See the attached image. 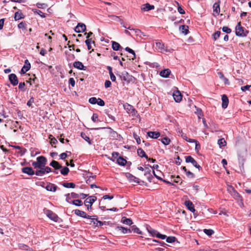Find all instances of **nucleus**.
I'll use <instances>...</instances> for the list:
<instances>
[{"label":"nucleus","mask_w":251,"mask_h":251,"mask_svg":"<svg viewBox=\"0 0 251 251\" xmlns=\"http://www.w3.org/2000/svg\"><path fill=\"white\" fill-rule=\"evenodd\" d=\"M47 160L43 156H40L37 158V161L33 162L32 165L35 169L45 167L47 164Z\"/></svg>","instance_id":"1"},{"label":"nucleus","mask_w":251,"mask_h":251,"mask_svg":"<svg viewBox=\"0 0 251 251\" xmlns=\"http://www.w3.org/2000/svg\"><path fill=\"white\" fill-rule=\"evenodd\" d=\"M248 31L245 30L243 27L241 25V23L239 22L237 24L235 27V34L237 36L245 37L247 35Z\"/></svg>","instance_id":"2"},{"label":"nucleus","mask_w":251,"mask_h":251,"mask_svg":"<svg viewBox=\"0 0 251 251\" xmlns=\"http://www.w3.org/2000/svg\"><path fill=\"white\" fill-rule=\"evenodd\" d=\"M97 200V197L94 196H91L87 198L84 201V204L87 206L88 210L92 209L93 203Z\"/></svg>","instance_id":"3"},{"label":"nucleus","mask_w":251,"mask_h":251,"mask_svg":"<svg viewBox=\"0 0 251 251\" xmlns=\"http://www.w3.org/2000/svg\"><path fill=\"white\" fill-rule=\"evenodd\" d=\"M124 107L128 113L131 114L132 116H135L137 114V111L133 108V107L128 103L124 104Z\"/></svg>","instance_id":"4"},{"label":"nucleus","mask_w":251,"mask_h":251,"mask_svg":"<svg viewBox=\"0 0 251 251\" xmlns=\"http://www.w3.org/2000/svg\"><path fill=\"white\" fill-rule=\"evenodd\" d=\"M45 213L47 215V217L49 218L50 220L54 221L57 222L59 220V217L58 216L54 213H53L52 211L47 209L45 211Z\"/></svg>","instance_id":"5"},{"label":"nucleus","mask_w":251,"mask_h":251,"mask_svg":"<svg viewBox=\"0 0 251 251\" xmlns=\"http://www.w3.org/2000/svg\"><path fill=\"white\" fill-rule=\"evenodd\" d=\"M186 162L191 163L194 167L199 170L201 169V166L198 164L197 161L191 156H187L185 157Z\"/></svg>","instance_id":"6"},{"label":"nucleus","mask_w":251,"mask_h":251,"mask_svg":"<svg viewBox=\"0 0 251 251\" xmlns=\"http://www.w3.org/2000/svg\"><path fill=\"white\" fill-rule=\"evenodd\" d=\"M88 219L90 220V223L89 224H91L93 223L96 226H101L103 225L102 222L98 220L97 216L96 215L91 216V218H88Z\"/></svg>","instance_id":"7"},{"label":"nucleus","mask_w":251,"mask_h":251,"mask_svg":"<svg viewBox=\"0 0 251 251\" xmlns=\"http://www.w3.org/2000/svg\"><path fill=\"white\" fill-rule=\"evenodd\" d=\"M158 141H160L165 146L169 145L171 142V140L169 138L160 136V133L159 132H158Z\"/></svg>","instance_id":"8"},{"label":"nucleus","mask_w":251,"mask_h":251,"mask_svg":"<svg viewBox=\"0 0 251 251\" xmlns=\"http://www.w3.org/2000/svg\"><path fill=\"white\" fill-rule=\"evenodd\" d=\"M8 79L13 86H16L18 84V79L15 74H11L9 75L8 76Z\"/></svg>","instance_id":"9"},{"label":"nucleus","mask_w":251,"mask_h":251,"mask_svg":"<svg viewBox=\"0 0 251 251\" xmlns=\"http://www.w3.org/2000/svg\"><path fill=\"white\" fill-rule=\"evenodd\" d=\"M121 79L127 82H129L130 80L131 75H130L126 72H122L119 75Z\"/></svg>","instance_id":"10"},{"label":"nucleus","mask_w":251,"mask_h":251,"mask_svg":"<svg viewBox=\"0 0 251 251\" xmlns=\"http://www.w3.org/2000/svg\"><path fill=\"white\" fill-rule=\"evenodd\" d=\"M86 29V25L85 24L79 23L75 27V30L77 33H80L84 32Z\"/></svg>","instance_id":"11"},{"label":"nucleus","mask_w":251,"mask_h":251,"mask_svg":"<svg viewBox=\"0 0 251 251\" xmlns=\"http://www.w3.org/2000/svg\"><path fill=\"white\" fill-rule=\"evenodd\" d=\"M75 214L79 217L84 218H91V216L88 215L86 212L83 211H81L79 209H75L74 210Z\"/></svg>","instance_id":"12"},{"label":"nucleus","mask_w":251,"mask_h":251,"mask_svg":"<svg viewBox=\"0 0 251 251\" xmlns=\"http://www.w3.org/2000/svg\"><path fill=\"white\" fill-rule=\"evenodd\" d=\"M137 153L139 156H140L141 157H145L147 159H148L149 161H151L152 162H154L155 160L151 158H148V156L146 155V154L144 150H143L142 149L140 148L137 150Z\"/></svg>","instance_id":"13"},{"label":"nucleus","mask_w":251,"mask_h":251,"mask_svg":"<svg viewBox=\"0 0 251 251\" xmlns=\"http://www.w3.org/2000/svg\"><path fill=\"white\" fill-rule=\"evenodd\" d=\"M174 100L176 102H179L182 100V95L179 91H176L174 92L173 94Z\"/></svg>","instance_id":"14"},{"label":"nucleus","mask_w":251,"mask_h":251,"mask_svg":"<svg viewBox=\"0 0 251 251\" xmlns=\"http://www.w3.org/2000/svg\"><path fill=\"white\" fill-rule=\"evenodd\" d=\"M74 67L80 70H86L87 68L84 66L82 62L80 61H75L74 63Z\"/></svg>","instance_id":"15"},{"label":"nucleus","mask_w":251,"mask_h":251,"mask_svg":"<svg viewBox=\"0 0 251 251\" xmlns=\"http://www.w3.org/2000/svg\"><path fill=\"white\" fill-rule=\"evenodd\" d=\"M154 5H151L148 3L143 4L141 7V10L143 11H148L150 10L154 9Z\"/></svg>","instance_id":"16"},{"label":"nucleus","mask_w":251,"mask_h":251,"mask_svg":"<svg viewBox=\"0 0 251 251\" xmlns=\"http://www.w3.org/2000/svg\"><path fill=\"white\" fill-rule=\"evenodd\" d=\"M171 71L169 69H165L161 71L159 73V75L164 78H167L171 74Z\"/></svg>","instance_id":"17"},{"label":"nucleus","mask_w":251,"mask_h":251,"mask_svg":"<svg viewBox=\"0 0 251 251\" xmlns=\"http://www.w3.org/2000/svg\"><path fill=\"white\" fill-rule=\"evenodd\" d=\"M22 172L28 175H33L35 172L33 170L31 167H24L22 168Z\"/></svg>","instance_id":"18"},{"label":"nucleus","mask_w":251,"mask_h":251,"mask_svg":"<svg viewBox=\"0 0 251 251\" xmlns=\"http://www.w3.org/2000/svg\"><path fill=\"white\" fill-rule=\"evenodd\" d=\"M25 15L23 14L20 10H18L14 14V19L15 21H18L21 19H24Z\"/></svg>","instance_id":"19"},{"label":"nucleus","mask_w":251,"mask_h":251,"mask_svg":"<svg viewBox=\"0 0 251 251\" xmlns=\"http://www.w3.org/2000/svg\"><path fill=\"white\" fill-rule=\"evenodd\" d=\"M158 51L162 53L171 52L170 50H168L167 48H165L164 47V45L159 42H158Z\"/></svg>","instance_id":"20"},{"label":"nucleus","mask_w":251,"mask_h":251,"mask_svg":"<svg viewBox=\"0 0 251 251\" xmlns=\"http://www.w3.org/2000/svg\"><path fill=\"white\" fill-rule=\"evenodd\" d=\"M185 204L187 207V209L189 210L191 212L194 213L195 211L194 205L192 202H191L190 201H186L185 202Z\"/></svg>","instance_id":"21"},{"label":"nucleus","mask_w":251,"mask_h":251,"mask_svg":"<svg viewBox=\"0 0 251 251\" xmlns=\"http://www.w3.org/2000/svg\"><path fill=\"white\" fill-rule=\"evenodd\" d=\"M222 107L224 109L226 108L228 104V99L226 95H222Z\"/></svg>","instance_id":"22"},{"label":"nucleus","mask_w":251,"mask_h":251,"mask_svg":"<svg viewBox=\"0 0 251 251\" xmlns=\"http://www.w3.org/2000/svg\"><path fill=\"white\" fill-rule=\"evenodd\" d=\"M126 176L130 181L134 182L136 183H139V179L130 173H127L126 174Z\"/></svg>","instance_id":"23"},{"label":"nucleus","mask_w":251,"mask_h":251,"mask_svg":"<svg viewBox=\"0 0 251 251\" xmlns=\"http://www.w3.org/2000/svg\"><path fill=\"white\" fill-rule=\"evenodd\" d=\"M232 193L231 195L236 200L242 201L241 197L240 194L235 190L234 188H231Z\"/></svg>","instance_id":"24"},{"label":"nucleus","mask_w":251,"mask_h":251,"mask_svg":"<svg viewBox=\"0 0 251 251\" xmlns=\"http://www.w3.org/2000/svg\"><path fill=\"white\" fill-rule=\"evenodd\" d=\"M57 188V186L51 183H49L46 187V189L47 191L51 192L56 191Z\"/></svg>","instance_id":"25"},{"label":"nucleus","mask_w":251,"mask_h":251,"mask_svg":"<svg viewBox=\"0 0 251 251\" xmlns=\"http://www.w3.org/2000/svg\"><path fill=\"white\" fill-rule=\"evenodd\" d=\"M50 165L54 168V170H58L62 168V166L56 161L52 160Z\"/></svg>","instance_id":"26"},{"label":"nucleus","mask_w":251,"mask_h":251,"mask_svg":"<svg viewBox=\"0 0 251 251\" xmlns=\"http://www.w3.org/2000/svg\"><path fill=\"white\" fill-rule=\"evenodd\" d=\"M117 228L119 231H121L124 234L131 233V230L130 228H127L123 226H118Z\"/></svg>","instance_id":"27"},{"label":"nucleus","mask_w":251,"mask_h":251,"mask_svg":"<svg viewBox=\"0 0 251 251\" xmlns=\"http://www.w3.org/2000/svg\"><path fill=\"white\" fill-rule=\"evenodd\" d=\"M39 170H37L35 172V175L38 176H44L46 173L45 171L44 167L39 168Z\"/></svg>","instance_id":"28"},{"label":"nucleus","mask_w":251,"mask_h":251,"mask_svg":"<svg viewBox=\"0 0 251 251\" xmlns=\"http://www.w3.org/2000/svg\"><path fill=\"white\" fill-rule=\"evenodd\" d=\"M117 162L119 165L125 166L127 161L122 157H119L117 159Z\"/></svg>","instance_id":"29"},{"label":"nucleus","mask_w":251,"mask_h":251,"mask_svg":"<svg viewBox=\"0 0 251 251\" xmlns=\"http://www.w3.org/2000/svg\"><path fill=\"white\" fill-rule=\"evenodd\" d=\"M213 11L218 15L220 12V4L218 2H216L213 6Z\"/></svg>","instance_id":"30"},{"label":"nucleus","mask_w":251,"mask_h":251,"mask_svg":"<svg viewBox=\"0 0 251 251\" xmlns=\"http://www.w3.org/2000/svg\"><path fill=\"white\" fill-rule=\"evenodd\" d=\"M30 68V64L28 63L27 64H25L24 66L21 69V73L25 74L27 72Z\"/></svg>","instance_id":"31"},{"label":"nucleus","mask_w":251,"mask_h":251,"mask_svg":"<svg viewBox=\"0 0 251 251\" xmlns=\"http://www.w3.org/2000/svg\"><path fill=\"white\" fill-rule=\"evenodd\" d=\"M179 29L181 31V32L184 33L185 35L188 33V26L187 25H182L179 27Z\"/></svg>","instance_id":"32"},{"label":"nucleus","mask_w":251,"mask_h":251,"mask_svg":"<svg viewBox=\"0 0 251 251\" xmlns=\"http://www.w3.org/2000/svg\"><path fill=\"white\" fill-rule=\"evenodd\" d=\"M122 222L127 225H131L132 224V220L130 219L123 217L122 219Z\"/></svg>","instance_id":"33"},{"label":"nucleus","mask_w":251,"mask_h":251,"mask_svg":"<svg viewBox=\"0 0 251 251\" xmlns=\"http://www.w3.org/2000/svg\"><path fill=\"white\" fill-rule=\"evenodd\" d=\"M85 44H86L87 46V48L88 50H90L92 49L91 44L93 43L94 44V41L92 40V38H91L90 39H87L85 41Z\"/></svg>","instance_id":"34"},{"label":"nucleus","mask_w":251,"mask_h":251,"mask_svg":"<svg viewBox=\"0 0 251 251\" xmlns=\"http://www.w3.org/2000/svg\"><path fill=\"white\" fill-rule=\"evenodd\" d=\"M112 47L113 50L116 51L119 50L120 48H121L120 45L118 43L115 41L112 42Z\"/></svg>","instance_id":"35"},{"label":"nucleus","mask_w":251,"mask_h":251,"mask_svg":"<svg viewBox=\"0 0 251 251\" xmlns=\"http://www.w3.org/2000/svg\"><path fill=\"white\" fill-rule=\"evenodd\" d=\"M81 137L85 140L89 145H91V141L89 137L86 135V134L85 133L81 132Z\"/></svg>","instance_id":"36"},{"label":"nucleus","mask_w":251,"mask_h":251,"mask_svg":"<svg viewBox=\"0 0 251 251\" xmlns=\"http://www.w3.org/2000/svg\"><path fill=\"white\" fill-rule=\"evenodd\" d=\"M218 144L220 148L225 146L226 145V141L224 138H221L218 140Z\"/></svg>","instance_id":"37"},{"label":"nucleus","mask_w":251,"mask_h":251,"mask_svg":"<svg viewBox=\"0 0 251 251\" xmlns=\"http://www.w3.org/2000/svg\"><path fill=\"white\" fill-rule=\"evenodd\" d=\"M62 185L65 188H74L75 187V184L72 182H64L62 184Z\"/></svg>","instance_id":"38"},{"label":"nucleus","mask_w":251,"mask_h":251,"mask_svg":"<svg viewBox=\"0 0 251 251\" xmlns=\"http://www.w3.org/2000/svg\"><path fill=\"white\" fill-rule=\"evenodd\" d=\"M61 170L60 171V173L62 175H63L64 176L67 175L68 174V173L69 172V169L67 167H62V168H61Z\"/></svg>","instance_id":"39"},{"label":"nucleus","mask_w":251,"mask_h":251,"mask_svg":"<svg viewBox=\"0 0 251 251\" xmlns=\"http://www.w3.org/2000/svg\"><path fill=\"white\" fill-rule=\"evenodd\" d=\"M125 50L129 52L130 53L132 54V56L131 57V59L133 60L135 58L136 55L133 50H132V49L128 47L126 48Z\"/></svg>","instance_id":"40"},{"label":"nucleus","mask_w":251,"mask_h":251,"mask_svg":"<svg viewBox=\"0 0 251 251\" xmlns=\"http://www.w3.org/2000/svg\"><path fill=\"white\" fill-rule=\"evenodd\" d=\"M148 136L153 139H157V132L155 131H149Z\"/></svg>","instance_id":"41"},{"label":"nucleus","mask_w":251,"mask_h":251,"mask_svg":"<svg viewBox=\"0 0 251 251\" xmlns=\"http://www.w3.org/2000/svg\"><path fill=\"white\" fill-rule=\"evenodd\" d=\"M203 232L208 236H211L214 234V231L211 229H204Z\"/></svg>","instance_id":"42"},{"label":"nucleus","mask_w":251,"mask_h":251,"mask_svg":"<svg viewBox=\"0 0 251 251\" xmlns=\"http://www.w3.org/2000/svg\"><path fill=\"white\" fill-rule=\"evenodd\" d=\"M72 203L75 206H81L82 205V201L79 200H75L72 201Z\"/></svg>","instance_id":"43"},{"label":"nucleus","mask_w":251,"mask_h":251,"mask_svg":"<svg viewBox=\"0 0 251 251\" xmlns=\"http://www.w3.org/2000/svg\"><path fill=\"white\" fill-rule=\"evenodd\" d=\"M18 27L20 29H25L26 28V24L25 22H21L18 24Z\"/></svg>","instance_id":"44"},{"label":"nucleus","mask_w":251,"mask_h":251,"mask_svg":"<svg viewBox=\"0 0 251 251\" xmlns=\"http://www.w3.org/2000/svg\"><path fill=\"white\" fill-rule=\"evenodd\" d=\"M176 238L174 236L167 237L166 238V241L167 243H172L175 241Z\"/></svg>","instance_id":"45"},{"label":"nucleus","mask_w":251,"mask_h":251,"mask_svg":"<svg viewBox=\"0 0 251 251\" xmlns=\"http://www.w3.org/2000/svg\"><path fill=\"white\" fill-rule=\"evenodd\" d=\"M220 34H221V32L220 31H217L216 32H215L212 35L213 39L215 41L217 39H218L219 38Z\"/></svg>","instance_id":"46"},{"label":"nucleus","mask_w":251,"mask_h":251,"mask_svg":"<svg viewBox=\"0 0 251 251\" xmlns=\"http://www.w3.org/2000/svg\"><path fill=\"white\" fill-rule=\"evenodd\" d=\"M148 231L151 234L153 237H157V233L155 230L152 229L151 227L147 228Z\"/></svg>","instance_id":"47"},{"label":"nucleus","mask_w":251,"mask_h":251,"mask_svg":"<svg viewBox=\"0 0 251 251\" xmlns=\"http://www.w3.org/2000/svg\"><path fill=\"white\" fill-rule=\"evenodd\" d=\"M89 102L92 104H96L98 102V99L95 97H92L89 99Z\"/></svg>","instance_id":"48"},{"label":"nucleus","mask_w":251,"mask_h":251,"mask_svg":"<svg viewBox=\"0 0 251 251\" xmlns=\"http://www.w3.org/2000/svg\"><path fill=\"white\" fill-rule=\"evenodd\" d=\"M33 11L35 13H36L38 14H39L42 18H45L46 17L45 13H44L43 12H42L41 11H40L39 10L35 9L33 10Z\"/></svg>","instance_id":"49"},{"label":"nucleus","mask_w":251,"mask_h":251,"mask_svg":"<svg viewBox=\"0 0 251 251\" xmlns=\"http://www.w3.org/2000/svg\"><path fill=\"white\" fill-rule=\"evenodd\" d=\"M34 102V99L33 98V97H31V98H30L29 100L27 101V105L29 107H33L32 104Z\"/></svg>","instance_id":"50"},{"label":"nucleus","mask_w":251,"mask_h":251,"mask_svg":"<svg viewBox=\"0 0 251 251\" xmlns=\"http://www.w3.org/2000/svg\"><path fill=\"white\" fill-rule=\"evenodd\" d=\"M222 30L223 31V32H226L227 34H229L231 32V29L228 28L227 26H223L222 27Z\"/></svg>","instance_id":"51"},{"label":"nucleus","mask_w":251,"mask_h":251,"mask_svg":"<svg viewBox=\"0 0 251 251\" xmlns=\"http://www.w3.org/2000/svg\"><path fill=\"white\" fill-rule=\"evenodd\" d=\"M108 17H110L112 20L116 21H121V19L119 17L115 15H109Z\"/></svg>","instance_id":"52"},{"label":"nucleus","mask_w":251,"mask_h":251,"mask_svg":"<svg viewBox=\"0 0 251 251\" xmlns=\"http://www.w3.org/2000/svg\"><path fill=\"white\" fill-rule=\"evenodd\" d=\"M134 138L136 140V142L138 144H140L141 143V139L138 135L135 133H133Z\"/></svg>","instance_id":"53"},{"label":"nucleus","mask_w":251,"mask_h":251,"mask_svg":"<svg viewBox=\"0 0 251 251\" xmlns=\"http://www.w3.org/2000/svg\"><path fill=\"white\" fill-rule=\"evenodd\" d=\"M97 104L100 106H103L105 104L104 101L100 98L98 99V102Z\"/></svg>","instance_id":"54"},{"label":"nucleus","mask_w":251,"mask_h":251,"mask_svg":"<svg viewBox=\"0 0 251 251\" xmlns=\"http://www.w3.org/2000/svg\"><path fill=\"white\" fill-rule=\"evenodd\" d=\"M131 232L133 231L134 233H137L138 234H141V232L138 228L134 227V226L131 227Z\"/></svg>","instance_id":"55"},{"label":"nucleus","mask_w":251,"mask_h":251,"mask_svg":"<svg viewBox=\"0 0 251 251\" xmlns=\"http://www.w3.org/2000/svg\"><path fill=\"white\" fill-rule=\"evenodd\" d=\"M92 120L94 122H97L99 121L98 120V115L97 113H94L92 117Z\"/></svg>","instance_id":"56"},{"label":"nucleus","mask_w":251,"mask_h":251,"mask_svg":"<svg viewBox=\"0 0 251 251\" xmlns=\"http://www.w3.org/2000/svg\"><path fill=\"white\" fill-rule=\"evenodd\" d=\"M109 129H110V133L111 134L112 137H113V138H116L118 137V134L116 131H114L110 127L109 128Z\"/></svg>","instance_id":"57"},{"label":"nucleus","mask_w":251,"mask_h":251,"mask_svg":"<svg viewBox=\"0 0 251 251\" xmlns=\"http://www.w3.org/2000/svg\"><path fill=\"white\" fill-rule=\"evenodd\" d=\"M196 113L197 114L199 119H201V117L203 116L202 111L201 109H197Z\"/></svg>","instance_id":"58"},{"label":"nucleus","mask_w":251,"mask_h":251,"mask_svg":"<svg viewBox=\"0 0 251 251\" xmlns=\"http://www.w3.org/2000/svg\"><path fill=\"white\" fill-rule=\"evenodd\" d=\"M36 6L39 8H44L47 7V5L44 3H37Z\"/></svg>","instance_id":"59"},{"label":"nucleus","mask_w":251,"mask_h":251,"mask_svg":"<svg viewBox=\"0 0 251 251\" xmlns=\"http://www.w3.org/2000/svg\"><path fill=\"white\" fill-rule=\"evenodd\" d=\"M19 247L20 249H21L22 250H28V247L25 244H19Z\"/></svg>","instance_id":"60"},{"label":"nucleus","mask_w":251,"mask_h":251,"mask_svg":"<svg viewBox=\"0 0 251 251\" xmlns=\"http://www.w3.org/2000/svg\"><path fill=\"white\" fill-rule=\"evenodd\" d=\"M186 175L188 177H190V178H194L195 176L194 174L189 171H188L187 172H186Z\"/></svg>","instance_id":"61"},{"label":"nucleus","mask_w":251,"mask_h":251,"mask_svg":"<svg viewBox=\"0 0 251 251\" xmlns=\"http://www.w3.org/2000/svg\"><path fill=\"white\" fill-rule=\"evenodd\" d=\"M69 83L72 87H74L75 85V80L73 78H70L69 79Z\"/></svg>","instance_id":"62"},{"label":"nucleus","mask_w":251,"mask_h":251,"mask_svg":"<svg viewBox=\"0 0 251 251\" xmlns=\"http://www.w3.org/2000/svg\"><path fill=\"white\" fill-rule=\"evenodd\" d=\"M111 85V82L109 80H106L104 83V86L105 88H107L110 87Z\"/></svg>","instance_id":"63"},{"label":"nucleus","mask_w":251,"mask_h":251,"mask_svg":"<svg viewBox=\"0 0 251 251\" xmlns=\"http://www.w3.org/2000/svg\"><path fill=\"white\" fill-rule=\"evenodd\" d=\"M251 87V85H246V86H243L241 87V90L243 92H245L246 91V90H249V89Z\"/></svg>","instance_id":"64"}]
</instances>
